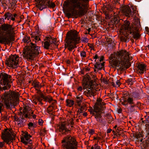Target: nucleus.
Returning <instances> with one entry per match:
<instances>
[{
	"mask_svg": "<svg viewBox=\"0 0 149 149\" xmlns=\"http://www.w3.org/2000/svg\"><path fill=\"white\" fill-rule=\"evenodd\" d=\"M101 108L100 107L96 106V105H94L93 110L95 113L100 112L101 110Z\"/></svg>",
	"mask_w": 149,
	"mask_h": 149,
	"instance_id": "obj_25",
	"label": "nucleus"
},
{
	"mask_svg": "<svg viewBox=\"0 0 149 149\" xmlns=\"http://www.w3.org/2000/svg\"><path fill=\"white\" fill-rule=\"evenodd\" d=\"M127 103L129 104H134V102H133V99L132 98L129 97L127 99Z\"/></svg>",
	"mask_w": 149,
	"mask_h": 149,
	"instance_id": "obj_34",
	"label": "nucleus"
},
{
	"mask_svg": "<svg viewBox=\"0 0 149 149\" xmlns=\"http://www.w3.org/2000/svg\"><path fill=\"white\" fill-rule=\"evenodd\" d=\"M33 84L34 85V87L35 88V89L38 88H40V83L38 82H33Z\"/></svg>",
	"mask_w": 149,
	"mask_h": 149,
	"instance_id": "obj_31",
	"label": "nucleus"
},
{
	"mask_svg": "<svg viewBox=\"0 0 149 149\" xmlns=\"http://www.w3.org/2000/svg\"><path fill=\"white\" fill-rule=\"evenodd\" d=\"M30 111V107L29 106H26L23 110V112H21V113L23 115L22 116H23V115H24L25 118H30L29 117H28L29 114H28V113H29Z\"/></svg>",
	"mask_w": 149,
	"mask_h": 149,
	"instance_id": "obj_18",
	"label": "nucleus"
},
{
	"mask_svg": "<svg viewBox=\"0 0 149 149\" xmlns=\"http://www.w3.org/2000/svg\"><path fill=\"white\" fill-rule=\"evenodd\" d=\"M37 3L36 6L41 11L47 7L54 8L56 5L54 3L50 2V0H35Z\"/></svg>",
	"mask_w": 149,
	"mask_h": 149,
	"instance_id": "obj_11",
	"label": "nucleus"
},
{
	"mask_svg": "<svg viewBox=\"0 0 149 149\" xmlns=\"http://www.w3.org/2000/svg\"><path fill=\"white\" fill-rule=\"evenodd\" d=\"M82 41L84 42H87L88 41V39L86 37H83L81 38Z\"/></svg>",
	"mask_w": 149,
	"mask_h": 149,
	"instance_id": "obj_40",
	"label": "nucleus"
},
{
	"mask_svg": "<svg viewBox=\"0 0 149 149\" xmlns=\"http://www.w3.org/2000/svg\"><path fill=\"white\" fill-rule=\"evenodd\" d=\"M84 79H85V82L86 83H88V84L90 82V81H93L92 80L91 77H90L89 75L87 74H86V75H85V77L83 78V80H84Z\"/></svg>",
	"mask_w": 149,
	"mask_h": 149,
	"instance_id": "obj_22",
	"label": "nucleus"
},
{
	"mask_svg": "<svg viewBox=\"0 0 149 149\" xmlns=\"http://www.w3.org/2000/svg\"><path fill=\"white\" fill-rule=\"evenodd\" d=\"M84 112V111L81 109H79L77 111V114H79L80 113H82Z\"/></svg>",
	"mask_w": 149,
	"mask_h": 149,
	"instance_id": "obj_50",
	"label": "nucleus"
},
{
	"mask_svg": "<svg viewBox=\"0 0 149 149\" xmlns=\"http://www.w3.org/2000/svg\"><path fill=\"white\" fill-rule=\"evenodd\" d=\"M104 10L105 11H111L113 8L111 4H107L106 5H104Z\"/></svg>",
	"mask_w": 149,
	"mask_h": 149,
	"instance_id": "obj_24",
	"label": "nucleus"
},
{
	"mask_svg": "<svg viewBox=\"0 0 149 149\" xmlns=\"http://www.w3.org/2000/svg\"><path fill=\"white\" fill-rule=\"evenodd\" d=\"M3 17L5 20L9 22L8 23L3 24L0 27V43L9 45L15 40V27L13 26V23L12 24H10L11 20L14 21L15 18L13 17V15L8 12L5 13Z\"/></svg>",
	"mask_w": 149,
	"mask_h": 149,
	"instance_id": "obj_1",
	"label": "nucleus"
},
{
	"mask_svg": "<svg viewBox=\"0 0 149 149\" xmlns=\"http://www.w3.org/2000/svg\"><path fill=\"white\" fill-rule=\"evenodd\" d=\"M69 6L68 0L65 1L63 5V8L68 9L65 16L68 18L74 17L75 18L81 17L87 12L86 8L87 7L89 0H70Z\"/></svg>",
	"mask_w": 149,
	"mask_h": 149,
	"instance_id": "obj_2",
	"label": "nucleus"
},
{
	"mask_svg": "<svg viewBox=\"0 0 149 149\" xmlns=\"http://www.w3.org/2000/svg\"><path fill=\"white\" fill-rule=\"evenodd\" d=\"M141 25L139 20L138 18H136L135 20L134 25L132 26V28H131L139 29Z\"/></svg>",
	"mask_w": 149,
	"mask_h": 149,
	"instance_id": "obj_19",
	"label": "nucleus"
},
{
	"mask_svg": "<svg viewBox=\"0 0 149 149\" xmlns=\"http://www.w3.org/2000/svg\"><path fill=\"white\" fill-rule=\"evenodd\" d=\"M24 121H22L21 123H19L18 124V126L19 127H21L24 126L25 125V123H24Z\"/></svg>",
	"mask_w": 149,
	"mask_h": 149,
	"instance_id": "obj_41",
	"label": "nucleus"
},
{
	"mask_svg": "<svg viewBox=\"0 0 149 149\" xmlns=\"http://www.w3.org/2000/svg\"><path fill=\"white\" fill-rule=\"evenodd\" d=\"M114 24L116 27H121V24L123 22V21L121 19H120L118 17H114L113 19Z\"/></svg>",
	"mask_w": 149,
	"mask_h": 149,
	"instance_id": "obj_17",
	"label": "nucleus"
},
{
	"mask_svg": "<svg viewBox=\"0 0 149 149\" xmlns=\"http://www.w3.org/2000/svg\"><path fill=\"white\" fill-rule=\"evenodd\" d=\"M116 84L118 86H119L120 84V81L119 80H117L116 82Z\"/></svg>",
	"mask_w": 149,
	"mask_h": 149,
	"instance_id": "obj_62",
	"label": "nucleus"
},
{
	"mask_svg": "<svg viewBox=\"0 0 149 149\" xmlns=\"http://www.w3.org/2000/svg\"><path fill=\"white\" fill-rule=\"evenodd\" d=\"M81 56L83 58H84L86 57V52L84 51H82L80 54Z\"/></svg>",
	"mask_w": 149,
	"mask_h": 149,
	"instance_id": "obj_39",
	"label": "nucleus"
},
{
	"mask_svg": "<svg viewBox=\"0 0 149 149\" xmlns=\"http://www.w3.org/2000/svg\"><path fill=\"white\" fill-rule=\"evenodd\" d=\"M139 29H134L133 28H130L129 31L128 33L132 34L133 37L135 39L137 40L141 37V35L139 33Z\"/></svg>",
	"mask_w": 149,
	"mask_h": 149,
	"instance_id": "obj_15",
	"label": "nucleus"
},
{
	"mask_svg": "<svg viewBox=\"0 0 149 149\" xmlns=\"http://www.w3.org/2000/svg\"><path fill=\"white\" fill-rule=\"evenodd\" d=\"M56 38H53L51 36H49L48 37H46L45 39V40L48 41L50 43L51 45L53 44H56Z\"/></svg>",
	"mask_w": 149,
	"mask_h": 149,
	"instance_id": "obj_20",
	"label": "nucleus"
},
{
	"mask_svg": "<svg viewBox=\"0 0 149 149\" xmlns=\"http://www.w3.org/2000/svg\"><path fill=\"white\" fill-rule=\"evenodd\" d=\"M102 81L103 82H104V83H105L106 84H108V81H107V80L105 79H103L102 80Z\"/></svg>",
	"mask_w": 149,
	"mask_h": 149,
	"instance_id": "obj_54",
	"label": "nucleus"
},
{
	"mask_svg": "<svg viewBox=\"0 0 149 149\" xmlns=\"http://www.w3.org/2000/svg\"><path fill=\"white\" fill-rule=\"evenodd\" d=\"M137 71L141 74L144 73L145 69V66L143 64H140L138 65L137 67Z\"/></svg>",
	"mask_w": 149,
	"mask_h": 149,
	"instance_id": "obj_21",
	"label": "nucleus"
},
{
	"mask_svg": "<svg viewBox=\"0 0 149 149\" xmlns=\"http://www.w3.org/2000/svg\"><path fill=\"white\" fill-rule=\"evenodd\" d=\"M95 118L97 120L98 118H102V116L100 112L95 113Z\"/></svg>",
	"mask_w": 149,
	"mask_h": 149,
	"instance_id": "obj_33",
	"label": "nucleus"
},
{
	"mask_svg": "<svg viewBox=\"0 0 149 149\" xmlns=\"http://www.w3.org/2000/svg\"><path fill=\"white\" fill-rule=\"evenodd\" d=\"M34 39L35 40V42H37L39 40H40V38L38 36H35Z\"/></svg>",
	"mask_w": 149,
	"mask_h": 149,
	"instance_id": "obj_43",
	"label": "nucleus"
},
{
	"mask_svg": "<svg viewBox=\"0 0 149 149\" xmlns=\"http://www.w3.org/2000/svg\"><path fill=\"white\" fill-rule=\"evenodd\" d=\"M42 119H39V124L40 125H41L42 124Z\"/></svg>",
	"mask_w": 149,
	"mask_h": 149,
	"instance_id": "obj_64",
	"label": "nucleus"
},
{
	"mask_svg": "<svg viewBox=\"0 0 149 149\" xmlns=\"http://www.w3.org/2000/svg\"><path fill=\"white\" fill-rule=\"evenodd\" d=\"M95 105H96V106L100 107H101V103H100L99 102H96V103L95 104Z\"/></svg>",
	"mask_w": 149,
	"mask_h": 149,
	"instance_id": "obj_57",
	"label": "nucleus"
},
{
	"mask_svg": "<svg viewBox=\"0 0 149 149\" xmlns=\"http://www.w3.org/2000/svg\"><path fill=\"white\" fill-rule=\"evenodd\" d=\"M80 107L81 108L80 109H82V110H83V111L84 110H86V107L85 105H84L81 106H80Z\"/></svg>",
	"mask_w": 149,
	"mask_h": 149,
	"instance_id": "obj_53",
	"label": "nucleus"
},
{
	"mask_svg": "<svg viewBox=\"0 0 149 149\" xmlns=\"http://www.w3.org/2000/svg\"><path fill=\"white\" fill-rule=\"evenodd\" d=\"M91 76H92L91 77L92 79H93V80H93V81H95V84L96 83H95V79H97V78H96V76H95L94 75H92Z\"/></svg>",
	"mask_w": 149,
	"mask_h": 149,
	"instance_id": "obj_44",
	"label": "nucleus"
},
{
	"mask_svg": "<svg viewBox=\"0 0 149 149\" xmlns=\"http://www.w3.org/2000/svg\"><path fill=\"white\" fill-rule=\"evenodd\" d=\"M97 121L100 123H102L103 122V120L101 118H98L97 120Z\"/></svg>",
	"mask_w": 149,
	"mask_h": 149,
	"instance_id": "obj_63",
	"label": "nucleus"
},
{
	"mask_svg": "<svg viewBox=\"0 0 149 149\" xmlns=\"http://www.w3.org/2000/svg\"><path fill=\"white\" fill-rule=\"evenodd\" d=\"M11 76L7 74L2 72L0 74V82L2 86H4L3 87V90H5L9 88L11 85L10 84Z\"/></svg>",
	"mask_w": 149,
	"mask_h": 149,
	"instance_id": "obj_10",
	"label": "nucleus"
},
{
	"mask_svg": "<svg viewBox=\"0 0 149 149\" xmlns=\"http://www.w3.org/2000/svg\"><path fill=\"white\" fill-rule=\"evenodd\" d=\"M19 57L16 54L11 55L9 58L6 59L5 63L7 66L13 68H17L19 65Z\"/></svg>",
	"mask_w": 149,
	"mask_h": 149,
	"instance_id": "obj_12",
	"label": "nucleus"
},
{
	"mask_svg": "<svg viewBox=\"0 0 149 149\" xmlns=\"http://www.w3.org/2000/svg\"><path fill=\"white\" fill-rule=\"evenodd\" d=\"M123 102L122 103V104L124 105H127L128 104L127 99H123Z\"/></svg>",
	"mask_w": 149,
	"mask_h": 149,
	"instance_id": "obj_46",
	"label": "nucleus"
},
{
	"mask_svg": "<svg viewBox=\"0 0 149 149\" xmlns=\"http://www.w3.org/2000/svg\"><path fill=\"white\" fill-rule=\"evenodd\" d=\"M133 96L134 98L139 99L141 98L140 94L136 92L133 93Z\"/></svg>",
	"mask_w": 149,
	"mask_h": 149,
	"instance_id": "obj_30",
	"label": "nucleus"
},
{
	"mask_svg": "<svg viewBox=\"0 0 149 149\" xmlns=\"http://www.w3.org/2000/svg\"><path fill=\"white\" fill-rule=\"evenodd\" d=\"M22 41L24 42L28 43L26 46V48L23 50L24 57L31 60L40 53L39 47L36 44L31 42L29 43L30 41L28 37L24 38Z\"/></svg>",
	"mask_w": 149,
	"mask_h": 149,
	"instance_id": "obj_4",
	"label": "nucleus"
},
{
	"mask_svg": "<svg viewBox=\"0 0 149 149\" xmlns=\"http://www.w3.org/2000/svg\"><path fill=\"white\" fill-rule=\"evenodd\" d=\"M24 136L26 141H28L29 140V139L31 137V136L27 132L24 133Z\"/></svg>",
	"mask_w": 149,
	"mask_h": 149,
	"instance_id": "obj_28",
	"label": "nucleus"
},
{
	"mask_svg": "<svg viewBox=\"0 0 149 149\" xmlns=\"http://www.w3.org/2000/svg\"><path fill=\"white\" fill-rule=\"evenodd\" d=\"M95 81H91L88 84V83H85V86H88V88L90 90H88L87 92L85 91L84 92V94L87 96V95H90L94 96L96 95V90L95 89Z\"/></svg>",
	"mask_w": 149,
	"mask_h": 149,
	"instance_id": "obj_13",
	"label": "nucleus"
},
{
	"mask_svg": "<svg viewBox=\"0 0 149 149\" xmlns=\"http://www.w3.org/2000/svg\"><path fill=\"white\" fill-rule=\"evenodd\" d=\"M33 112L32 110H31V109L30 108V111H29V112L28 113L29 116H31V114H33Z\"/></svg>",
	"mask_w": 149,
	"mask_h": 149,
	"instance_id": "obj_58",
	"label": "nucleus"
},
{
	"mask_svg": "<svg viewBox=\"0 0 149 149\" xmlns=\"http://www.w3.org/2000/svg\"><path fill=\"white\" fill-rule=\"evenodd\" d=\"M59 131L62 134H66L69 133L70 130L65 127V124L62 123L59 127Z\"/></svg>",
	"mask_w": 149,
	"mask_h": 149,
	"instance_id": "obj_16",
	"label": "nucleus"
},
{
	"mask_svg": "<svg viewBox=\"0 0 149 149\" xmlns=\"http://www.w3.org/2000/svg\"><path fill=\"white\" fill-rule=\"evenodd\" d=\"M121 10L124 15L129 17H132L134 14L136 13L135 10H134L133 11H132L130 8L127 6L123 7Z\"/></svg>",
	"mask_w": 149,
	"mask_h": 149,
	"instance_id": "obj_14",
	"label": "nucleus"
},
{
	"mask_svg": "<svg viewBox=\"0 0 149 149\" xmlns=\"http://www.w3.org/2000/svg\"><path fill=\"white\" fill-rule=\"evenodd\" d=\"M2 118L3 120L6 121L8 120V117L7 116L4 115L3 117H2Z\"/></svg>",
	"mask_w": 149,
	"mask_h": 149,
	"instance_id": "obj_49",
	"label": "nucleus"
},
{
	"mask_svg": "<svg viewBox=\"0 0 149 149\" xmlns=\"http://www.w3.org/2000/svg\"><path fill=\"white\" fill-rule=\"evenodd\" d=\"M94 148L95 149H101L100 147L97 145V143H95L94 145Z\"/></svg>",
	"mask_w": 149,
	"mask_h": 149,
	"instance_id": "obj_45",
	"label": "nucleus"
},
{
	"mask_svg": "<svg viewBox=\"0 0 149 149\" xmlns=\"http://www.w3.org/2000/svg\"><path fill=\"white\" fill-rule=\"evenodd\" d=\"M62 146L66 149H76L77 142L75 138L68 135L63 138L62 141Z\"/></svg>",
	"mask_w": 149,
	"mask_h": 149,
	"instance_id": "obj_8",
	"label": "nucleus"
},
{
	"mask_svg": "<svg viewBox=\"0 0 149 149\" xmlns=\"http://www.w3.org/2000/svg\"><path fill=\"white\" fill-rule=\"evenodd\" d=\"M8 128L6 129L2 132L1 137L3 142H0V148H2L4 146L5 142L9 145L11 142H13L15 140V134L12 133L11 130L8 131Z\"/></svg>",
	"mask_w": 149,
	"mask_h": 149,
	"instance_id": "obj_7",
	"label": "nucleus"
},
{
	"mask_svg": "<svg viewBox=\"0 0 149 149\" xmlns=\"http://www.w3.org/2000/svg\"><path fill=\"white\" fill-rule=\"evenodd\" d=\"M66 102L67 105H69V106L70 107L72 106L74 104V102L72 100L67 99L66 100Z\"/></svg>",
	"mask_w": 149,
	"mask_h": 149,
	"instance_id": "obj_27",
	"label": "nucleus"
},
{
	"mask_svg": "<svg viewBox=\"0 0 149 149\" xmlns=\"http://www.w3.org/2000/svg\"><path fill=\"white\" fill-rule=\"evenodd\" d=\"M142 134H141L140 132H139V133L138 134H136L135 135V138L137 139H139V138H140L141 137H142Z\"/></svg>",
	"mask_w": 149,
	"mask_h": 149,
	"instance_id": "obj_35",
	"label": "nucleus"
},
{
	"mask_svg": "<svg viewBox=\"0 0 149 149\" xmlns=\"http://www.w3.org/2000/svg\"><path fill=\"white\" fill-rule=\"evenodd\" d=\"M132 28V26H130V22L129 21L125 20L121 24V30H123L122 32V34L123 36L120 37V40L122 42H128L129 38H128L129 31L130 28Z\"/></svg>",
	"mask_w": 149,
	"mask_h": 149,
	"instance_id": "obj_9",
	"label": "nucleus"
},
{
	"mask_svg": "<svg viewBox=\"0 0 149 149\" xmlns=\"http://www.w3.org/2000/svg\"><path fill=\"white\" fill-rule=\"evenodd\" d=\"M129 95L128 93H126L124 94V95L122 97L123 99H127L129 97Z\"/></svg>",
	"mask_w": 149,
	"mask_h": 149,
	"instance_id": "obj_38",
	"label": "nucleus"
},
{
	"mask_svg": "<svg viewBox=\"0 0 149 149\" xmlns=\"http://www.w3.org/2000/svg\"><path fill=\"white\" fill-rule=\"evenodd\" d=\"M109 63L111 66L116 69L118 71H124L125 69L131 65L129 54L126 50H122L118 52L116 54H112L109 57Z\"/></svg>",
	"mask_w": 149,
	"mask_h": 149,
	"instance_id": "obj_3",
	"label": "nucleus"
},
{
	"mask_svg": "<svg viewBox=\"0 0 149 149\" xmlns=\"http://www.w3.org/2000/svg\"><path fill=\"white\" fill-rule=\"evenodd\" d=\"M44 47L45 49H48L49 48V47L50 46L51 44L48 41L46 40L44 42Z\"/></svg>",
	"mask_w": 149,
	"mask_h": 149,
	"instance_id": "obj_26",
	"label": "nucleus"
},
{
	"mask_svg": "<svg viewBox=\"0 0 149 149\" xmlns=\"http://www.w3.org/2000/svg\"><path fill=\"white\" fill-rule=\"evenodd\" d=\"M76 100H82L83 99V97L82 96H77Z\"/></svg>",
	"mask_w": 149,
	"mask_h": 149,
	"instance_id": "obj_56",
	"label": "nucleus"
},
{
	"mask_svg": "<svg viewBox=\"0 0 149 149\" xmlns=\"http://www.w3.org/2000/svg\"><path fill=\"white\" fill-rule=\"evenodd\" d=\"M78 33L76 31L74 30L70 33L68 32L67 34L65 47L70 52L77 48L76 45L80 42V38L78 36Z\"/></svg>",
	"mask_w": 149,
	"mask_h": 149,
	"instance_id": "obj_6",
	"label": "nucleus"
},
{
	"mask_svg": "<svg viewBox=\"0 0 149 149\" xmlns=\"http://www.w3.org/2000/svg\"><path fill=\"white\" fill-rule=\"evenodd\" d=\"M21 141L25 145H26V141L24 140V138L23 137H21Z\"/></svg>",
	"mask_w": 149,
	"mask_h": 149,
	"instance_id": "obj_42",
	"label": "nucleus"
},
{
	"mask_svg": "<svg viewBox=\"0 0 149 149\" xmlns=\"http://www.w3.org/2000/svg\"><path fill=\"white\" fill-rule=\"evenodd\" d=\"M36 98L38 101L42 100V99H41V97L39 96H37L36 97Z\"/></svg>",
	"mask_w": 149,
	"mask_h": 149,
	"instance_id": "obj_61",
	"label": "nucleus"
},
{
	"mask_svg": "<svg viewBox=\"0 0 149 149\" xmlns=\"http://www.w3.org/2000/svg\"><path fill=\"white\" fill-rule=\"evenodd\" d=\"M26 145L28 144H31L32 143V141L31 140H28V141H26Z\"/></svg>",
	"mask_w": 149,
	"mask_h": 149,
	"instance_id": "obj_59",
	"label": "nucleus"
},
{
	"mask_svg": "<svg viewBox=\"0 0 149 149\" xmlns=\"http://www.w3.org/2000/svg\"><path fill=\"white\" fill-rule=\"evenodd\" d=\"M126 82L128 84L130 85H132L133 84L132 81V80L131 79V78L129 79L126 81Z\"/></svg>",
	"mask_w": 149,
	"mask_h": 149,
	"instance_id": "obj_37",
	"label": "nucleus"
},
{
	"mask_svg": "<svg viewBox=\"0 0 149 149\" xmlns=\"http://www.w3.org/2000/svg\"><path fill=\"white\" fill-rule=\"evenodd\" d=\"M82 100H76V102L78 104V105L80 107L81 106V104L80 103L81 102Z\"/></svg>",
	"mask_w": 149,
	"mask_h": 149,
	"instance_id": "obj_48",
	"label": "nucleus"
},
{
	"mask_svg": "<svg viewBox=\"0 0 149 149\" xmlns=\"http://www.w3.org/2000/svg\"><path fill=\"white\" fill-rule=\"evenodd\" d=\"M28 126L29 128L31 127H34V125L31 122H30L28 124Z\"/></svg>",
	"mask_w": 149,
	"mask_h": 149,
	"instance_id": "obj_47",
	"label": "nucleus"
},
{
	"mask_svg": "<svg viewBox=\"0 0 149 149\" xmlns=\"http://www.w3.org/2000/svg\"><path fill=\"white\" fill-rule=\"evenodd\" d=\"M94 68H97V71H98V70H100L103 69V68L102 66V65L100 64V63L99 62H96L94 65Z\"/></svg>",
	"mask_w": 149,
	"mask_h": 149,
	"instance_id": "obj_23",
	"label": "nucleus"
},
{
	"mask_svg": "<svg viewBox=\"0 0 149 149\" xmlns=\"http://www.w3.org/2000/svg\"><path fill=\"white\" fill-rule=\"evenodd\" d=\"M91 109L92 110L91 111V112H90V113L92 115L95 116V115L96 113H95V111L93 110V109Z\"/></svg>",
	"mask_w": 149,
	"mask_h": 149,
	"instance_id": "obj_51",
	"label": "nucleus"
},
{
	"mask_svg": "<svg viewBox=\"0 0 149 149\" xmlns=\"http://www.w3.org/2000/svg\"><path fill=\"white\" fill-rule=\"evenodd\" d=\"M20 117L21 118V119H20L18 117H15V121H17L19 123H21V122L23 120L24 118L23 117V116H20Z\"/></svg>",
	"mask_w": 149,
	"mask_h": 149,
	"instance_id": "obj_29",
	"label": "nucleus"
},
{
	"mask_svg": "<svg viewBox=\"0 0 149 149\" xmlns=\"http://www.w3.org/2000/svg\"><path fill=\"white\" fill-rule=\"evenodd\" d=\"M44 101L46 102L48 101L49 102H51L53 100V99L52 98H49L48 96H45L44 98L43 99Z\"/></svg>",
	"mask_w": 149,
	"mask_h": 149,
	"instance_id": "obj_32",
	"label": "nucleus"
},
{
	"mask_svg": "<svg viewBox=\"0 0 149 149\" xmlns=\"http://www.w3.org/2000/svg\"><path fill=\"white\" fill-rule=\"evenodd\" d=\"M4 18H0V23L2 24L3 22L5 20Z\"/></svg>",
	"mask_w": 149,
	"mask_h": 149,
	"instance_id": "obj_60",
	"label": "nucleus"
},
{
	"mask_svg": "<svg viewBox=\"0 0 149 149\" xmlns=\"http://www.w3.org/2000/svg\"><path fill=\"white\" fill-rule=\"evenodd\" d=\"M36 90L37 91V93L39 95H40L42 93L40 89L36 88Z\"/></svg>",
	"mask_w": 149,
	"mask_h": 149,
	"instance_id": "obj_55",
	"label": "nucleus"
},
{
	"mask_svg": "<svg viewBox=\"0 0 149 149\" xmlns=\"http://www.w3.org/2000/svg\"><path fill=\"white\" fill-rule=\"evenodd\" d=\"M134 106L135 105L131 106V107L129 109V112L131 113L134 111L135 109L134 108Z\"/></svg>",
	"mask_w": 149,
	"mask_h": 149,
	"instance_id": "obj_36",
	"label": "nucleus"
},
{
	"mask_svg": "<svg viewBox=\"0 0 149 149\" xmlns=\"http://www.w3.org/2000/svg\"><path fill=\"white\" fill-rule=\"evenodd\" d=\"M19 95L18 93L10 91L5 92L1 97L3 102L8 109L15 107L18 103Z\"/></svg>",
	"mask_w": 149,
	"mask_h": 149,
	"instance_id": "obj_5",
	"label": "nucleus"
},
{
	"mask_svg": "<svg viewBox=\"0 0 149 149\" xmlns=\"http://www.w3.org/2000/svg\"><path fill=\"white\" fill-rule=\"evenodd\" d=\"M70 123L72 125L71 127H72L73 126H72L74 124L73 120V119L72 118L71 119L70 121Z\"/></svg>",
	"mask_w": 149,
	"mask_h": 149,
	"instance_id": "obj_52",
	"label": "nucleus"
}]
</instances>
